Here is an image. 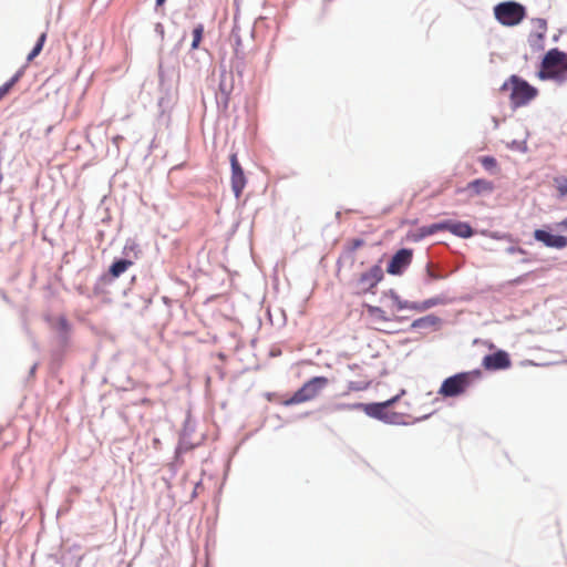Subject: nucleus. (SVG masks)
Instances as JSON below:
<instances>
[{"instance_id": "nucleus-1", "label": "nucleus", "mask_w": 567, "mask_h": 567, "mask_svg": "<svg viewBox=\"0 0 567 567\" xmlns=\"http://www.w3.org/2000/svg\"><path fill=\"white\" fill-rule=\"evenodd\" d=\"M567 52L555 47L546 51L538 64L536 76L540 81H551L558 86L567 83Z\"/></svg>"}, {"instance_id": "nucleus-2", "label": "nucleus", "mask_w": 567, "mask_h": 567, "mask_svg": "<svg viewBox=\"0 0 567 567\" xmlns=\"http://www.w3.org/2000/svg\"><path fill=\"white\" fill-rule=\"evenodd\" d=\"M501 91H511V107L515 111L528 105L537 97L539 91L524 78L512 74L499 87Z\"/></svg>"}, {"instance_id": "nucleus-3", "label": "nucleus", "mask_w": 567, "mask_h": 567, "mask_svg": "<svg viewBox=\"0 0 567 567\" xmlns=\"http://www.w3.org/2000/svg\"><path fill=\"white\" fill-rule=\"evenodd\" d=\"M179 74L175 66L164 68L161 63L158 65V101L157 105L161 113L164 114L171 110L175 103L176 89L175 84L178 82Z\"/></svg>"}, {"instance_id": "nucleus-4", "label": "nucleus", "mask_w": 567, "mask_h": 567, "mask_svg": "<svg viewBox=\"0 0 567 567\" xmlns=\"http://www.w3.org/2000/svg\"><path fill=\"white\" fill-rule=\"evenodd\" d=\"M482 374L480 369L452 374L443 380L439 394L443 398H457L465 393L476 380H480Z\"/></svg>"}, {"instance_id": "nucleus-5", "label": "nucleus", "mask_w": 567, "mask_h": 567, "mask_svg": "<svg viewBox=\"0 0 567 567\" xmlns=\"http://www.w3.org/2000/svg\"><path fill=\"white\" fill-rule=\"evenodd\" d=\"M44 319L54 332L55 350L53 355L55 359H62L71 346L73 324L64 315L58 317L48 315Z\"/></svg>"}, {"instance_id": "nucleus-6", "label": "nucleus", "mask_w": 567, "mask_h": 567, "mask_svg": "<svg viewBox=\"0 0 567 567\" xmlns=\"http://www.w3.org/2000/svg\"><path fill=\"white\" fill-rule=\"evenodd\" d=\"M329 379L324 375H316L307 380L291 396L282 401L285 406H291L315 399L327 385Z\"/></svg>"}, {"instance_id": "nucleus-7", "label": "nucleus", "mask_w": 567, "mask_h": 567, "mask_svg": "<svg viewBox=\"0 0 567 567\" xmlns=\"http://www.w3.org/2000/svg\"><path fill=\"white\" fill-rule=\"evenodd\" d=\"M495 19L504 27H516L527 16V9L520 2L507 0L494 6Z\"/></svg>"}, {"instance_id": "nucleus-8", "label": "nucleus", "mask_w": 567, "mask_h": 567, "mask_svg": "<svg viewBox=\"0 0 567 567\" xmlns=\"http://www.w3.org/2000/svg\"><path fill=\"white\" fill-rule=\"evenodd\" d=\"M382 261L383 257H381L378 262L372 265L369 269L361 272L354 281V287L357 288L355 293L358 296L375 293L378 285L384 279V270L381 266Z\"/></svg>"}, {"instance_id": "nucleus-9", "label": "nucleus", "mask_w": 567, "mask_h": 567, "mask_svg": "<svg viewBox=\"0 0 567 567\" xmlns=\"http://www.w3.org/2000/svg\"><path fill=\"white\" fill-rule=\"evenodd\" d=\"M130 258L115 257L107 270L103 272L93 286L94 296H101L106 292L105 287L111 285L115 279L120 278L131 266Z\"/></svg>"}, {"instance_id": "nucleus-10", "label": "nucleus", "mask_w": 567, "mask_h": 567, "mask_svg": "<svg viewBox=\"0 0 567 567\" xmlns=\"http://www.w3.org/2000/svg\"><path fill=\"white\" fill-rule=\"evenodd\" d=\"M413 252V249L409 247L399 248L386 262V274L402 276L412 264Z\"/></svg>"}, {"instance_id": "nucleus-11", "label": "nucleus", "mask_w": 567, "mask_h": 567, "mask_svg": "<svg viewBox=\"0 0 567 567\" xmlns=\"http://www.w3.org/2000/svg\"><path fill=\"white\" fill-rule=\"evenodd\" d=\"M533 238L543 246L561 250L567 247V236L555 234L550 225H543L533 231Z\"/></svg>"}, {"instance_id": "nucleus-12", "label": "nucleus", "mask_w": 567, "mask_h": 567, "mask_svg": "<svg viewBox=\"0 0 567 567\" xmlns=\"http://www.w3.org/2000/svg\"><path fill=\"white\" fill-rule=\"evenodd\" d=\"M230 163V184L231 190L234 193L235 198H239L243 195V192L247 185V177L245 171L239 163L238 156L236 152L230 153L229 155Z\"/></svg>"}, {"instance_id": "nucleus-13", "label": "nucleus", "mask_w": 567, "mask_h": 567, "mask_svg": "<svg viewBox=\"0 0 567 567\" xmlns=\"http://www.w3.org/2000/svg\"><path fill=\"white\" fill-rule=\"evenodd\" d=\"M337 410H349V411H363L369 417L378 420L382 422L384 413H385V406L381 402H355V403H339L337 404Z\"/></svg>"}, {"instance_id": "nucleus-14", "label": "nucleus", "mask_w": 567, "mask_h": 567, "mask_svg": "<svg viewBox=\"0 0 567 567\" xmlns=\"http://www.w3.org/2000/svg\"><path fill=\"white\" fill-rule=\"evenodd\" d=\"M482 367L491 372L507 370L512 367V359L507 351L497 349L483 357Z\"/></svg>"}, {"instance_id": "nucleus-15", "label": "nucleus", "mask_w": 567, "mask_h": 567, "mask_svg": "<svg viewBox=\"0 0 567 567\" xmlns=\"http://www.w3.org/2000/svg\"><path fill=\"white\" fill-rule=\"evenodd\" d=\"M233 90V75L230 74L228 79L226 71H223L220 73L218 91L216 92V104L218 110L223 112L227 111Z\"/></svg>"}, {"instance_id": "nucleus-16", "label": "nucleus", "mask_w": 567, "mask_h": 567, "mask_svg": "<svg viewBox=\"0 0 567 567\" xmlns=\"http://www.w3.org/2000/svg\"><path fill=\"white\" fill-rule=\"evenodd\" d=\"M443 319L434 313H429L426 316L414 319L408 329H404V332L419 331L423 332L425 330L432 329L433 331H437L443 326Z\"/></svg>"}, {"instance_id": "nucleus-17", "label": "nucleus", "mask_w": 567, "mask_h": 567, "mask_svg": "<svg viewBox=\"0 0 567 567\" xmlns=\"http://www.w3.org/2000/svg\"><path fill=\"white\" fill-rule=\"evenodd\" d=\"M443 230L450 231L452 235L468 239L476 234L470 221L456 220V219H442Z\"/></svg>"}, {"instance_id": "nucleus-18", "label": "nucleus", "mask_w": 567, "mask_h": 567, "mask_svg": "<svg viewBox=\"0 0 567 567\" xmlns=\"http://www.w3.org/2000/svg\"><path fill=\"white\" fill-rule=\"evenodd\" d=\"M495 186L494 183L485 178H475L467 183L465 187L458 188L457 194L468 193V197L481 196L485 193H492Z\"/></svg>"}, {"instance_id": "nucleus-19", "label": "nucleus", "mask_w": 567, "mask_h": 567, "mask_svg": "<svg viewBox=\"0 0 567 567\" xmlns=\"http://www.w3.org/2000/svg\"><path fill=\"white\" fill-rule=\"evenodd\" d=\"M147 291L141 293L136 302L132 301L128 303L130 307L137 309L141 316H144L145 311L153 302V297L157 291V285L150 278H145Z\"/></svg>"}, {"instance_id": "nucleus-20", "label": "nucleus", "mask_w": 567, "mask_h": 567, "mask_svg": "<svg viewBox=\"0 0 567 567\" xmlns=\"http://www.w3.org/2000/svg\"><path fill=\"white\" fill-rule=\"evenodd\" d=\"M443 230V223L442 220L432 223L430 225L422 226L417 228L416 230H410L406 234V239L411 240L413 243H419L423 240L424 238L432 236L439 231Z\"/></svg>"}, {"instance_id": "nucleus-21", "label": "nucleus", "mask_w": 567, "mask_h": 567, "mask_svg": "<svg viewBox=\"0 0 567 567\" xmlns=\"http://www.w3.org/2000/svg\"><path fill=\"white\" fill-rule=\"evenodd\" d=\"M364 244L365 241L362 238H352L342 247L341 258H346L347 262L352 266L355 261L354 251L364 246Z\"/></svg>"}, {"instance_id": "nucleus-22", "label": "nucleus", "mask_w": 567, "mask_h": 567, "mask_svg": "<svg viewBox=\"0 0 567 567\" xmlns=\"http://www.w3.org/2000/svg\"><path fill=\"white\" fill-rule=\"evenodd\" d=\"M204 33H205V27L203 23H197L193 28V31H192L193 40H192L189 52H188V55L190 59L195 58L194 51L199 50L200 43L204 39Z\"/></svg>"}, {"instance_id": "nucleus-23", "label": "nucleus", "mask_w": 567, "mask_h": 567, "mask_svg": "<svg viewBox=\"0 0 567 567\" xmlns=\"http://www.w3.org/2000/svg\"><path fill=\"white\" fill-rule=\"evenodd\" d=\"M122 258H130L134 264L141 256L142 249L140 245L132 238H128L123 247Z\"/></svg>"}, {"instance_id": "nucleus-24", "label": "nucleus", "mask_w": 567, "mask_h": 567, "mask_svg": "<svg viewBox=\"0 0 567 567\" xmlns=\"http://www.w3.org/2000/svg\"><path fill=\"white\" fill-rule=\"evenodd\" d=\"M363 308L367 310L368 315L374 320L382 322H391V317H389L381 307L364 302Z\"/></svg>"}, {"instance_id": "nucleus-25", "label": "nucleus", "mask_w": 567, "mask_h": 567, "mask_svg": "<svg viewBox=\"0 0 567 567\" xmlns=\"http://www.w3.org/2000/svg\"><path fill=\"white\" fill-rule=\"evenodd\" d=\"M404 413L385 410L382 423L389 425H409L410 423L404 420Z\"/></svg>"}, {"instance_id": "nucleus-26", "label": "nucleus", "mask_w": 567, "mask_h": 567, "mask_svg": "<svg viewBox=\"0 0 567 567\" xmlns=\"http://www.w3.org/2000/svg\"><path fill=\"white\" fill-rule=\"evenodd\" d=\"M483 235L495 240L505 241L507 244H518V238L514 237L511 233H504L498 230H484Z\"/></svg>"}, {"instance_id": "nucleus-27", "label": "nucleus", "mask_w": 567, "mask_h": 567, "mask_svg": "<svg viewBox=\"0 0 567 567\" xmlns=\"http://www.w3.org/2000/svg\"><path fill=\"white\" fill-rule=\"evenodd\" d=\"M231 68L238 76H243L246 68L245 53L238 49L234 52V59L231 61Z\"/></svg>"}, {"instance_id": "nucleus-28", "label": "nucleus", "mask_w": 567, "mask_h": 567, "mask_svg": "<svg viewBox=\"0 0 567 567\" xmlns=\"http://www.w3.org/2000/svg\"><path fill=\"white\" fill-rule=\"evenodd\" d=\"M188 439L189 437H185V436L178 437V443L174 451L175 462H178L184 453L194 449L195 445Z\"/></svg>"}, {"instance_id": "nucleus-29", "label": "nucleus", "mask_w": 567, "mask_h": 567, "mask_svg": "<svg viewBox=\"0 0 567 567\" xmlns=\"http://www.w3.org/2000/svg\"><path fill=\"white\" fill-rule=\"evenodd\" d=\"M45 41H47V32H42L38 37L33 48L31 49V51L27 55V61L28 62L33 61L41 53V51L43 50Z\"/></svg>"}, {"instance_id": "nucleus-30", "label": "nucleus", "mask_w": 567, "mask_h": 567, "mask_svg": "<svg viewBox=\"0 0 567 567\" xmlns=\"http://www.w3.org/2000/svg\"><path fill=\"white\" fill-rule=\"evenodd\" d=\"M450 302V299L445 295H436L422 301L424 311L434 308L436 306H445Z\"/></svg>"}, {"instance_id": "nucleus-31", "label": "nucleus", "mask_w": 567, "mask_h": 567, "mask_svg": "<svg viewBox=\"0 0 567 567\" xmlns=\"http://www.w3.org/2000/svg\"><path fill=\"white\" fill-rule=\"evenodd\" d=\"M482 167L491 174H495L498 169V162L492 155H483L478 158Z\"/></svg>"}, {"instance_id": "nucleus-32", "label": "nucleus", "mask_w": 567, "mask_h": 567, "mask_svg": "<svg viewBox=\"0 0 567 567\" xmlns=\"http://www.w3.org/2000/svg\"><path fill=\"white\" fill-rule=\"evenodd\" d=\"M385 298H389L391 299L392 303H393V308L396 310V311H401V305L403 303V300L400 295L396 292V290L394 289H389V290H384L382 291V295H381V300L385 299Z\"/></svg>"}, {"instance_id": "nucleus-33", "label": "nucleus", "mask_w": 567, "mask_h": 567, "mask_svg": "<svg viewBox=\"0 0 567 567\" xmlns=\"http://www.w3.org/2000/svg\"><path fill=\"white\" fill-rule=\"evenodd\" d=\"M449 274L446 272H435L431 269V265L426 264L425 266V276H424V284H431L436 280H442L447 278Z\"/></svg>"}, {"instance_id": "nucleus-34", "label": "nucleus", "mask_w": 567, "mask_h": 567, "mask_svg": "<svg viewBox=\"0 0 567 567\" xmlns=\"http://www.w3.org/2000/svg\"><path fill=\"white\" fill-rule=\"evenodd\" d=\"M533 21L537 24L539 31L533 32L539 41H545L547 31V20L544 18H535Z\"/></svg>"}, {"instance_id": "nucleus-35", "label": "nucleus", "mask_w": 567, "mask_h": 567, "mask_svg": "<svg viewBox=\"0 0 567 567\" xmlns=\"http://www.w3.org/2000/svg\"><path fill=\"white\" fill-rule=\"evenodd\" d=\"M195 432V424L190 420V415L187 414L183 427L179 432V436L190 437V435Z\"/></svg>"}, {"instance_id": "nucleus-36", "label": "nucleus", "mask_w": 567, "mask_h": 567, "mask_svg": "<svg viewBox=\"0 0 567 567\" xmlns=\"http://www.w3.org/2000/svg\"><path fill=\"white\" fill-rule=\"evenodd\" d=\"M403 310L424 312L422 301H410V300H405V299L403 300V303L401 305V311H403Z\"/></svg>"}, {"instance_id": "nucleus-37", "label": "nucleus", "mask_w": 567, "mask_h": 567, "mask_svg": "<svg viewBox=\"0 0 567 567\" xmlns=\"http://www.w3.org/2000/svg\"><path fill=\"white\" fill-rule=\"evenodd\" d=\"M559 197L567 196V176H557L554 178Z\"/></svg>"}, {"instance_id": "nucleus-38", "label": "nucleus", "mask_w": 567, "mask_h": 567, "mask_svg": "<svg viewBox=\"0 0 567 567\" xmlns=\"http://www.w3.org/2000/svg\"><path fill=\"white\" fill-rule=\"evenodd\" d=\"M506 146H507V148H509L512 151H516V152H520V153H526L528 151L526 140H523V141L513 140L509 143H507Z\"/></svg>"}, {"instance_id": "nucleus-39", "label": "nucleus", "mask_w": 567, "mask_h": 567, "mask_svg": "<svg viewBox=\"0 0 567 567\" xmlns=\"http://www.w3.org/2000/svg\"><path fill=\"white\" fill-rule=\"evenodd\" d=\"M528 44L534 52L543 51L545 48L544 41H539L533 32L528 35Z\"/></svg>"}, {"instance_id": "nucleus-40", "label": "nucleus", "mask_w": 567, "mask_h": 567, "mask_svg": "<svg viewBox=\"0 0 567 567\" xmlns=\"http://www.w3.org/2000/svg\"><path fill=\"white\" fill-rule=\"evenodd\" d=\"M406 391L404 389H401L400 392L398 394H395L394 396L385 400V401H382L383 405L385 406L386 410L391 409L392 406H394L399 401L400 399L405 395Z\"/></svg>"}, {"instance_id": "nucleus-41", "label": "nucleus", "mask_w": 567, "mask_h": 567, "mask_svg": "<svg viewBox=\"0 0 567 567\" xmlns=\"http://www.w3.org/2000/svg\"><path fill=\"white\" fill-rule=\"evenodd\" d=\"M370 386V382L350 381L348 383L349 391H364Z\"/></svg>"}, {"instance_id": "nucleus-42", "label": "nucleus", "mask_w": 567, "mask_h": 567, "mask_svg": "<svg viewBox=\"0 0 567 567\" xmlns=\"http://www.w3.org/2000/svg\"><path fill=\"white\" fill-rule=\"evenodd\" d=\"M504 251L506 254H508V255H514V254L527 255V250H525L524 248L519 247L517 244H508L504 248Z\"/></svg>"}, {"instance_id": "nucleus-43", "label": "nucleus", "mask_w": 567, "mask_h": 567, "mask_svg": "<svg viewBox=\"0 0 567 567\" xmlns=\"http://www.w3.org/2000/svg\"><path fill=\"white\" fill-rule=\"evenodd\" d=\"M231 38H233V39H234V41H235V49H234V51H235L236 49L240 50V47H241V44H243V41H241V37H240V34H239V31H238L237 25H234V27H233V29H231Z\"/></svg>"}, {"instance_id": "nucleus-44", "label": "nucleus", "mask_w": 567, "mask_h": 567, "mask_svg": "<svg viewBox=\"0 0 567 567\" xmlns=\"http://www.w3.org/2000/svg\"><path fill=\"white\" fill-rule=\"evenodd\" d=\"M529 274L530 272H526V274H523L520 276H517L514 279H511L508 281V285L512 286V287H516V286L523 285L525 282L526 278L529 276Z\"/></svg>"}, {"instance_id": "nucleus-45", "label": "nucleus", "mask_w": 567, "mask_h": 567, "mask_svg": "<svg viewBox=\"0 0 567 567\" xmlns=\"http://www.w3.org/2000/svg\"><path fill=\"white\" fill-rule=\"evenodd\" d=\"M23 69H19L7 82L13 87L23 75Z\"/></svg>"}, {"instance_id": "nucleus-46", "label": "nucleus", "mask_w": 567, "mask_h": 567, "mask_svg": "<svg viewBox=\"0 0 567 567\" xmlns=\"http://www.w3.org/2000/svg\"><path fill=\"white\" fill-rule=\"evenodd\" d=\"M12 90V86L6 81L0 85V101Z\"/></svg>"}, {"instance_id": "nucleus-47", "label": "nucleus", "mask_w": 567, "mask_h": 567, "mask_svg": "<svg viewBox=\"0 0 567 567\" xmlns=\"http://www.w3.org/2000/svg\"><path fill=\"white\" fill-rule=\"evenodd\" d=\"M154 31L157 35L161 37V39L163 40L164 39V35H165V29H164V25L163 23L161 22H157L154 27Z\"/></svg>"}, {"instance_id": "nucleus-48", "label": "nucleus", "mask_w": 567, "mask_h": 567, "mask_svg": "<svg viewBox=\"0 0 567 567\" xmlns=\"http://www.w3.org/2000/svg\"><path fill=\"white\" fill-rule=\"evenodd\" d=\"M186 39V32L183 33L182 38L178 40V42L174 45L173 50H172V53H177L182 45H183V42L185 41Z\"/></svg>"}, {"instance_id": "nucleus-49", "label": "nucleus", "mask_w": 567, "mask_h": 567, "mask_svg": "<svg viewBox=\"0 0 567 567\" xmlns=\"http://www.w3.org/2000/svg\"><path fill=\"white\" fill-rule=\"evenodd\" d=\"M556 228L560 229L563 231H567V217L560 220L559 223H556Z\"/></svg>"}, {"instance_id": "nucleus-50", "label": "nucleus", "mask_w": 567, "mask_h": 567, "mask_svg": "<svg viewBox=\"0 0 567 567\" xmlns=\"http://www.w3.org/2000/svg\"><path fill=\"white\" fill-rule=\"evenodd\" d=\"M410 318L408 316H393L391 317V321L393 322H404V321H408Z\"/></svg>"}, {"instance_id": "nucleus-51", "label": "nucleus", "mask_w": 567, "mask_h": 567, "mask_svg": "<svg viewBox=\"0 0 567 567\" xmlns=\"http://www.w3.org/2000/svg\"><path fill=\"white\" fill-rule=\"evenodd\" d=\"M431 415H432V413L425 414V415H422V416H419V417H415L412 423H419V422H422L424 420H427Z\"/></svg>"}, {"instance_id": "nucleus-52", "label": "nucleus", "mask_w": 567, "mask_h": 567, "mask_svg": "<svg viewBox=\"0 0 567 567\" xmlns=\"http://www.w3.org/2000/svg\"><path fill=\"white\" fill-rule=\"evenodd\" d=\"M343 261H347V260H346V258H341V255H340L336 262L338 270H340Z\"/></svg>"}, {"instance_id": "nucleus-53", "label": "nucleus", "mask_w": 567, "mask_h": 567, "mask_svg": "<svg viewBox=\"0 0 567 567\" xmlns=\"http://www.w3.org/2000/svg\"><path fill=\"white\" fill-rule=\"evenodd\" d=\"M124 137L121 136V135H116L113 137V143L117 146L118 145V142L123 141Z\"/></svg>"}, {"instance_id": "nucleus-54", "label": "nucleus", "mask_w": 567, "mask_h": 567, "mask_svg": "<svg viewBox=\"0 0 567 567\" xmlns=\"http://www.w3.org/2000/svg\"><path fill=\"white\" fill-rule=\"evenodd\" d=\"M37 368H38V364L34 363L31 368H30V371H29V375H33L37 371Z\"/></svg>"}, {"instance_id": "nucleus-55", "label": "nucleus", "mask_w": 567, "mask_h": 567, "mask_svg": "<svg viewBox=\"0 0 567 567\" xmlns=\"http://www.w3.org/2000/svg\"><path fill=\"white\" fill-rule=\"evenodd\" d=\"M167 0H155V7L156 8H159L162 6H164V3L166 2Z\"/></svg>"}, {"instance_id": "nucleus-56", "label": "nucleus", "mask_w": 567, "mask_h": 567, "mask_svg": "<svg viewBox=\"0 0 567 567\" xmlns=\"http://www.w3.org/2000/svg\"><path fill=\"white\" fill-rule=\"evenodd\" d=\"M162 300L165 305H168L171 302V299L167 296H163Z\"/></svg>"}, {"instance_id": "nucleus-57", "label": "nucleus", "mask_w": 567, "mask_h": 567, "mask_svg": "<svg viewBox=\"0 0 567 567\" xmlns=\"http://www.w3.org/2000/svg\"><path fill=\"white\" fill-rule=\"evenodd\" d=\"M530 261H532V259L530 258H526V257L520 259L522 264H529Z\"/></svg>"}, {"instance_id": "nucleus-58", "label": "nucleus", "mask_w": 567, "mask_h": 567, "mask_svg": "<svg viewBox=\"0 0 567 567\" xmlns=\"http://www.w3.org/2000/svg\"><path fill=\"white\" fill-rule=\"evenodd\" d=\"M336 219H337V220H340V219H341V212H337V213H336Z\"/></svg>"}, {"instance_id": "nucleus-59", "label": "nucleus", "mask_w": 567, "mask_h": 567, "mask_svg": "<svg viewBox=\"0 0 567 567\" xmlns=\"http://www.w3.org/2000/svg\"><path fill=\"white\" fill-rule=\"evenodd\" d=\"M493 121H494L495 127H498V121H497V118H495V117H494V118H493Z\"/></svg>"}, {"instance_id": "nucleus-60", "label": "nucleus", "mask_w": 567, "mask_h": 567, "mask_svg": "<svg viewBox=\"0 0 567 567\" xmlns=\"http://www.w3.org/2000/svg\"><path fill=\"white\" fill-rule=\"evenodd\" d=\"M136 280H137L136 276H133V277L131 278V282H136Z\"/></svg>"}, {"instance_id": "nucleus-61", "label": "nucleus", "mask_w": 567, "mask_h": 567, "mask_svg": "<svg viewBox=\"0 0 567 567\" xmlns=\"http://www.w3.org/2000/svg\"><path fill=\"white\" fill-rule=\"evenodd\" d=\"M196 497V488L192 493V498Z\"/></svg>"}]
</instances>
